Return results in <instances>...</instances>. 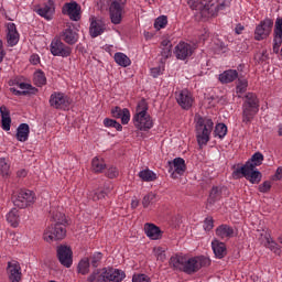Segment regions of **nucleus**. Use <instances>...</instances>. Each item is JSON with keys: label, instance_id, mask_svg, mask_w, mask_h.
Returning <instances> with one entry per match:
<instances>
[{"label": "nucleus", "instance_id": "1", "mask_svg": "<svg viewBox=\"0 0 282 282\" xmlns=\"http://www.w3.org/2000/svg\"><path fill=\"white\" fill-rule=\"evenodd\" d=\"M170 264L174 270L185 272V274H195L202 268L210 265V259L204 256L187 258L186 256H174L170 259Z\"/></svg>", "mask_w": 282, "mask_h": 282}, {"label": "nucleus", "instance_id": "2", "mask_svg": "<svg viewBox=\"0 0 282 282\" xmlns=\"http://www.w3.org/2000/svg\"><path fill=\"white\" fill-rule=\"evenodd\" d=\"M188 6L202 19H210V17H217L219 12H224V10L230 8V2L227 0H188Z\"/></svg>", "mask_w": 282, "mask_h": 282}, {"label": "nucleus", "instance_id": "3", "mask_svg": "<svg viewBox=\"0 0 282 282\" xmlns=\"http://www.w3.org/2000/svg\"><path fill=\"white\" fill-rule=\"evenodd\" d=\"M50 217L54 224L45 229L43 235L44 241L50 243L52 241L65 239V236L67 235V230H65V224H67L65 214L53 207L50 210Z\"/></svg>", "mask_w": 282, "mask_h": 282}, {"label": "nucleus", "instance_id": "4", "mask_svg": "<svg viewBox=\"0 0 282 282\" xmlns=\"http://www.w3.org/2000/svg\"><path fill=\"white\" fill-rule=\"evenodd\" d=\"M132 122L139 131H151L153 129V118L149 113V102L145 99L138 101Z\"/></svg>", "mask_w": 282, "mask_h": 282}, {"label": "nucleus", "instance_id": "5", "mask_svg": "<svg viewBox=\"0 0 282 282\" xmlns=\"http://www.w3.org/2000/svg\"><path fill=\"white\" fill-rule=\"evenodd\" d=\"M196 140L198 145L206 147L208 142H210V133H213V129L215 123L213 119L204 118L202 116H196Z\"/></svg>", "mask_w": 282, "mask_h": 282}, {"label": "nucleus", "instance_id": "6", "mask_svg": "<svg viewBox=\"0 0 282 282\" xmlns=\"http://www.w3.org/2000/svg\"><path fill=\"white\" fill-rule=\"evenodd\" d=\"M259 113V99L257 95L249 93L242 105V122L250 124L254 120V116Z\"/></svg>", "mask_w": 282, "mask_h": 282}, {"label": "nucleus", "instance_id": "7", "mask_svg": "<svg viewBox=\"0 0 282 282\" xmlns=\"http://www.w3.org/2000/svg\"><path fill=\"white\" fill-rule=\"evenodd\" d=\"M246 177L251 184H259L261 182V172L253 167L250 163H246L243 166L237 167L232 172V177L239 180V177Z\"/></svg>", "mask_w": 282, "mask_h": 282}, {"label": "nucleus", "instance_id": "8", "mask_svg": "<svg viewBox=\"0 0 282 282\" xmlns=\"http://www.w3.org/2000/svg\"><path fill=\"white\" fill-rule=\"evenodd\" d=\"M12 202L17 208H28L34 204V193L29 189H20L13 194Z\"/></svg>", "mask_w": 282, "mask_h": 282}, {"label": "nucleus", "instance_id": "9", "mask_svg": "<svg viewBox=\"0 0 282 282\" xmlns=\"http://www.w3.org/2000/svg\"><path fill=\"white\" fill-rule=\"evenodd\" d=\"M127 6V0H113L110 4V20L113 25H120L122 23V12H124V7Z\"/></svg>", "mask_w": 282, "mask_h": 282}, {"label": "nucleus", "instance_id": "10", "mask_svg": "<svg viewBox=\"0 0 282 282\" xmlns=\"http://www.w3.org/2000/svg\"><path fill=\"white\" fill-rule=\"evenodd\" d=\"M50 106L53 107V109H67L69 105H72V100L65 95V93H52L50 97Z\"/></svg>", "mask_w": 282, "mask_h": 282}, {"label": "nucleus", "instance_id": "11", "mask_svg": "<svg viewBox=\"0 0 282 282\" xmlns=\"http://www.w3.org/2000/svg\"><path fill=\"white\" fill-rule=\"evenodd\" d=\"M274 22L272 19H264L257 25L254 31V39L256 41H263V39H268L270 33L272 32V28Z\"/></svg>", "mask_w": 282, "mask_h": 282}, {"label": "nucleus", "instance_id": "12", "mask_svg": "<svg viewBox=\"0 0 282 282\" xmlns=\"http://www.w3.org/2000/svg\"><path fill=\"white\" fill-rule=\"evenodd\" d=\"M51 54H53V56H62V58H67V56L72 55V47L65 45L63 41L54 39L51 42Z\"/></svg>", "mask_w": 282, "mask_h": 282}, {"label": "nucleus", "instance_id": "13", "mask_svg": "<svg viewBox=\"0 0 282 282\" xmlns=\"http://www.w3.org/2000/svg\"><path fill=\"white\" fill-rule=\"evenodd\" d=\"M57 259L64 268H72L74 263L72 248L65 245L57 247Z\"/></svg>", "mask_w": 282, "mask_h": 282}, {"label": "nucleus", "instance_id": "14", "mask_svg": "<svg viewBox=\"0 0 282 282\" xmlns=\"http://www.w3.org/2000/svg\"><path fill=\"white\" fill-rule=\"evenodd\" d=\"M62 14H65L70 21H80V7L76 1L67 2L62 8Z\"/></svg>", "mask_w": 282, "mask_h": 282}, {"label": "nucleus", "instance_id": "15", "mask_svg": "<svg viewBox=\"0 0 282 282\" xmlns=\"http://www.w3.org/2000/svg\"><path fill=\"white\" fill-rule=\"evenodd\" d=\"M194 52H195V46L186 42H180L174 48V54L178 61H186V58H189V56H193Z\"/></svg>", "mask_w": 282, "mask_h": 282}, {"label": "nucleus", "instance_id": "16", "mask_svg": "<svg viewBox=\"0 0 282 282\" xmlns=\"http://www.w3.org/2000/svg\"><path fill=\"white\" fill-rule=\"evenodd\" d=\"M39 17L45 19V21H52L54 19V12H56V7H54V1L48 0L46 3L40 6L35 10Z\"/></svg>", "mask_w": 282, "mask_h": 282}, {"label": "nucleus", "instance_id": "17", "mask_svg": "<svg viewBox=\"0 0 282 282\" xmlns=\"http://www.w3.org/2000/svg\"><path fill=\"white\" fill-rule=\"evenodd\" d=\"M106 30L107 24H105V21L98 18L90 19L89 34L93 39L100 36V34H104Z\"/></svg>", "mask_w": 282, "mask_h": 282}, {"label": "nucleus", "instance_id": "18", "mask_svg": "<svg viewBox=\"0 0 282 282\" xmlns=\"http://www.w3.org/2000/svg\"><path fill=\"white\" fill-rule=\"evenodd\" d=\"M176 102L182 109H191L194 102L193 94L186 89L176 93Z\"/></svg>", "mask_w": 282, "mask_h": 282}, {"label": "nucleus", "instance_id": "19", "mask_svg": "<svg viewBox=\"0 0 282 282\" xmlns=\"http://www.w3.org/2000/svg\"><path fill=\"white\" fill-rule=\"evenodd\" d=\"M19 31L17 30V24L9 22L7 24V43L9 47H14L19 43Z\"/></svg>", "mask_w": 282, "mask_h": 282}, {"label": "nucleus", "instance_id": "20", "mask_svg": "<svg viewBox=\"0 0 282 282\" xmlns=\"http://www.w3.org/2000/svg\"><path fill=\"white\" fill-rule=\"evenodd\" d=\"M144 232L149 239L152 241H158L159 239H162V229L160 227L155 226L154 224L147 223L144 225Z\"/></svg>", "mask_w": 282, "mask_h": 282}, {"label": "nucleus", "instance_id": "21", "mask_svg": "<svg viewBox=\"0 0 282 282\" xmlns=\"http://www.w3.org/2000/svg\"><path fill=\"white\" fill-rule=\"evenodd\" d=\"M7 272L11 282L21 281V264L19 262H9Z\"/></svg>", "mask_w": 282, "mask_h": 282}, {"label": "nucleus", "instance_id": "22", "mask_svg": "<svg viewBox=\"0 0 282 282\" xmlns=\"http://www.w3.org/2000/svg\"><path fill=\"white\" fill-rule=\"evenodd\" d=\"M89 282H109V269L104 268L95 271L89 278Z\"/></svg>", "mask_w": 282, "mask_h": 282}, {"label": "nucleus", "instance_id": "23", "mask_svg": "<svg viewBox=\"0 0 282 282\" xmlns=\"http://www.w3.org/2000/svg\"><path fill=\"white\" fill-rule=\"evenodd\" d=\"M61 36L68 45H75V43H78V33L72 30V28L65 29Z\"/></svg>", "mask_w": 282, "mask_h": 282}, {"label": "nucleus", "instance_id": "24", "mask_svg": "<svg viewBox=\"0 0 282 282\" xmlns=\"http://www.w3.org/2000/svg\"><path fill=\"white\" fill-rule=\"evenodd\" d=\"M172 166L174 169V172L172 173V177H177L176 175H184L186 171V163L184 159L182 158H176L173 160Z\"/></svg>", "mask_w": 282, "mask_h": 282}, {"label": "nucleus", "instance_id": "25", "mask_svg": "<svg viewBox=\"0 0 282 282\" xmlns=\"http://www.w3.org/2000/svg\"><path fill=\"white\" fill-rule=\"evenodd\" d=\"M212 248L216 259H224L227 254L226 245L224 242H219V240H214L212 242Z\"/></svg>", "mask_w": 282, "mask_h": 282}, {"label": "nucleus", "instance_id": "26", "mask_svg": "<svg viewBox=\"0 0 282 282\" xmlns=\"http://www.w3.org/2000/svg\"><path fill=\"white\" fill-rule=\"evenodd\" d=\"M7 221L12 226V228H19V224H21V215L19 214V209L12 208L7 214Z\"/></svg>", "mask_w": 282, "mask_h": 282}, {"label": "nucleus", "instance_id": "27", "mask_svg": "<svg viewBox=\"0 0 282 282\" xmlns=\"http://www.w3.org/2000/svg\"><path fill=\"white\" fill-rule=\"evenodd\" d=\"M282 44V18H278L275 20V28H274V50L276 47H281Z\"/></svg>", "mask_w": 282, "mask_h": 282}, {"label": "nucleus", "instance_id": "28", "mask_svg": "<svg viewBox=\"0 0 282 282\" xmlns=\"http://www.w3.org/2000/svg\"><path fill=\"white\" fill-rule=\"evenodd\" d=\"M28 138H30V126L21 123L17 130V140L19 142H28Z\"/></svg>", "mask_w": 282, "mask_h": 282}, {"label": "nucleus", "instance_id": "29", "mask_svg": "<svg viewBox=\"0 0 282 282\" xmlns=\"http://www.w3.org/2000/svg\"><path fill=\"white\" fill-rule=\"evenodd\" d=\"M232 235H235V230L232 229V227L228 225H220L216 229V236L219 237L220 239H230Z\"/></svg>", "mask_w": 282, "mask_h": 282}, {"label": "nucleus", "instance_id": "30", "mask_svg": "<svg viewBox=\"0 0 282 282\" xmlns=\"http://www.w3.org/2000/svg\"><path fill=\"white\" fill-rule=\"evenodd\" d=\"M239 73L235 69L225 70L219 75L220 83L228 84L237 80Z\"/></svg>", "mask_w": 282, "mask_h": 282}, {"label": "nucleus", "instance_id": "31", "mask_svg": "<svg viewBox=\"0 0 282 282\" xmlns=\"http://www.w3.org/2000/svg\"><path fill=\"white\" fill-rule=\"evenodd\" d=\"M138 175L142 182H155L158 180V174L149 167L141 170Z\"/></svg>", "mask_w": 282, "mask_h": 282}, {"label": "nucleus", "instance_id": "32", "mask_svg": "<svg viewBox=\"0 0 282 282\" xmlns=\"http://www.w3.org/2000/svg\"><path fill=\"white\" fill-rule=\"evenodd\" d=\"M115 63L120 67H129L131 65V58L127 54L118 52L115 54Z\"/></svg>", "mask_w": 282, "mask_h": 282}, {"label": "nucleus", "instance_id": "33", "mask_svg": "<svg viewBox=\"0 0 282 282\" xmlns=\"http://www.w3.org/2000/svg\"><path fill=\"white\" fill-rule=\"evenodd\" d=\"M107 169V164L105 163V160L95 156L91 161V170L94 173H102Z\"/></svg>", "mask_w": 282, "mask_h": 282}, {"label": "nucleus", "instance_id": "34", "mask_svg": "<svg viewBox=\"0 0 282 282\" xmlns=\"http://www.w3.org/2000/svg\"><path fill=\"white\" fill-rule=\"evenodd\" d=\"M261 237H263L261 241L263 246H265V248H269V250H272L273 252H278L279 250L278 245L274 242V240H272V237H270V234L268 232L261 234Z\"/></svg>", "mask_w": 282, "mask_h": 282}, {"label": "nucleus", "instance_id": "35", "mask_svg": "<svg viewBox=\"0 0 282 282\" xmlns=\"http://www.w3.org/2000/svg\"><path fill=\"white\" fill-rule=\"evenodd\" d=\"M126 274L122 270L109 268V282H121Z\"/></svg>", "mask_w": 282, "mask_h": 282}, {"label": "nucleus", "instance_id": "36", "mask_svg": "<svg viewBox=\"0 0 282 282\" xmlns=\"http://www.w3.org/2000/svg\"><path fill=\"white\" fill-rule=\"evenodd\" d=\"M110 191L111 187L98 188L90 194V197L94 199V202H98V199H105Z\"/></svg>", "mask_w": 282, "mask_h": 282}, {"label": "nucleus", "instance_id": "37", "mask_svg": "<svg viewBox=\"0 0 282 282\" xmlns=\"http://www.w3.org/2000/svg\"><path fill=\"white\" fill-rule=\"evenodd\" d=\"M33 80L36 87H43V85L47 83V78L45 77V73H43V70L35 72Z\"/></svg>", "mask_w": 282, "mask_h": 282}, {"label": "nucleus", "instance_id": "38", "mask_svg": "<svg viewBox=\"0 0 282 282\" xmlns=\"http://www.w3.org/2000/svg\"><path fill=\"white\" fill-rule=\"evenodd\" d=\"M247 164H250L253 169L261 166V164H263V154L260 152L254 153L251 159L247 161Z\"/></svg>", "mask_w": 282, "mask_h": 282}, {"label": "nucleus", "instance_id": "39", "mask_svg": "<svg viewBox=\"0 0 282 282\" xmlns=\"http://www.w3.org/2000/svg\"><path fill=\"white\" fill-rule=\"evenodd\" d=\"M0 174L2 177H8L10 175V163L6 158L0 159Z\"/></svg>", "mask_w": 282, "mask_h": 282}, {"label": "nucleus", "instance_id": "40", "mask_svg": "<svg viewBox=\"0 0 282 282\" xmlns=\"http://www.w3.org/2000/svg\"><path fill=\"white\" fill-rule=\"evenodd\" d=\"M228 133V127L224 123H218L215 127V138H226V134Z\"/></svg>", "mask_w": 282, "mask_h": 282}, {"label": "nucleus", "instance_id": "41", "mask_svg": "<svg viewBox=\"0 0 282 282\" xmlns=\"http://www.w3.org/2000/svg\"><path fill=\"white\" fill-rule=\"evenodd\" d=\"M78 272L79 274H88L89 273V258H84L78 263Z\"/></svg>", "mask_w": 282, "mask_h": 282}, {"label": "nucleus", "instance_id": "42", "mask_svg": "<svg viewBox=\"0 0 282 282\" xmlns=\"http://www.w3.org/2000/svg\"><path fill=\"white\" fill-rule=\"evenodd\" d=\"M218 199H221V188L219 187H213L209 194V204H214V202H218Z\"/></svg>", "mask_w": 282, "mask_h": 282}, {"label": "nucleus", "instance_id": "43", "mask_svg": "<svg viewBox=\"0 0 282 282\" xmlns=\"http://www.w3.org/2000/svg\"><path fill=\"white\" fill-rule=\"evenodd\" d=\"M247 89H248V80L246 79L239 80L236 87V94H238L239 98H241V94H246Z\"/></svg>", "mask_w": 282, "mask_h": 282}, {"label": "nucleus", "instance_id": "44", "mask_svg": "<svg viewBox=\"0 0 282 282\" xmlns=\"http://www.w3.org/2000/svg\"><path fill=\"white\" fill-rule=\"evenodd\" d=\"M169 23V19L165 15L159 17L154 22L155 30H162L166 28V24Z\"/></svg>", "mask_w": 282, "mask_h": 282}, {"label": "nucleus", "instance_id": "45", "mask_svg": "<svg viewBox=\"0 0 282 282\" xmlns=\"http://www.w3.org/2000/svg\"><path fill=\"white\" fill-rule=\"evenodd\" d=\"M153 252L159 261H165L166 260V249L162 247H155L153 249Z\"/></svg>", "mask_w": 282, "mask_h": 282}, {"label": "nucleus", "instance_id": "46", "mask_svg": "<svg viewBox=\"0 0 282 282\" xmlns=\"http://www.w3.org/2000/svg\"><path fill=\"white\" fill-rule=\"evenodd\" d=\"M122 124H129V121L131 120V112L129 109L123 108L121 112V117H119Z\"/></svg>", "mask_w": 282, "mask_h": 282}, {"label": "nucleus", "instance_id": "47", "mask_svg": "<svg viewBox=\"0 0 282 282\" xmlns=\"http://www.w3.org/2000/svg\"><path fill=\"white\" fill-rule=\"evenodd\" d=\"M100 261H102V253L97 252L90 258V263L93 268H98L100 265Z\"/></svg>", "mask_w": 282, "mask_h": 282}, {"label": "nucleus", "instance_id": "48", "mask_svg": "<svg viewBox=\"0 0 282 282\" xmlns=\"http://www.w3.org/2000/svg\"><path fill=\"white\" fill-rule=\"evenodd\" d=\"M19 87H20V89H22V91L21 90H17L14 88H11V91H13L18 96H21V94H25V89L26 90L31 89L32 85L25 84V83H21V84H19Z\"/></svg>", "mask_w": 282, "mask_h": 282}, {"label": "nucleus", "instance_id": "49", "mask_svg": "<svg viewBox=\"0 0 282 282\" xmlns=\"http://www.w3.org/2000/svg\"><path fill=\"white\" fill-rule=\"evenodd\" d=\"M162 74H164V64L151 68V76L153 78H158V76H162Z\"/></svg>", "mask_w": 282, "mask_h": 282}, {"label": "nucleus", "instance_id": "50", "mask_svg": "<svg viewBox=\"0 0 282 282\" xmlns=\"http://www.w3.org/2000/svg\"><path fill=\"white\" fill-rule=\"evenodd\" d=\"M215 227L213 218H206L203 224V228L206 232H210V229Z\"/></svg>", "mask_w": 282, "mask_h": 282}, {"label": "nucleus", "instance_id": "51", "mask_svg": "<svg viewBox=\"0 0 282 282\" xmlns=\"http://www.w3.org/2000/svg\"><path fill=\"white\" fill-rule=\"evenodd\" d=\"M132 282H151V279L149 278V275L138 274L133 275Z\"/></svg>", "mask_w": 282, "mask_h": 282}, {"label": "nucleus", "instance_id": "52", "mask_svg": "<svg viewBox=\"0 0 282 282\" xmlns=\"http://www.w3.org/2000/svg\"><path fill=\"white\" fill-rule=\"evenodd\" d=\"M2 118V129L3 131H10V124H12V119L9 117H1Z\"/></svg>", "mask_w": 282, "mask_h": 282}, {"label": "nucleus", "instance_id": "53", "mask_svg": "<svg viewBox=\"0 0 282 282\" xmlns=\"http://www.w3.org/2000/svg\"><path fill=\"white\" fill-rule=\"evenodd\" d=\"M270 188H272V183L270 181H265L261 185H259L260 193H268Z\"/></svg>", "mask_w": 282, "mask_h": 282}, {"label": "nucleus", "instance_id": "54", "mask_svg": "<svg viewBox=\"0 0 282 282\" xmlns=\"http://www.w3.org/2000/svg\"><path fill=\"white\" fill-rule=\"evenodd\" d=\"M118 175H119V172H118V169H116V167H109L108 170H107V176L110 178V180H113V177H118Z\"/></svg>", "mask_w": 282, "mask_h": 282}, {"label": "nucleus", "instance_id": "55", "mask_svg": "<svg viewBox=\"0 0 282 282\" xmlns=\"http://www.w3.org/2000/svg\"><path fill=\"white\" fill-rule=\"evenodd\" d=\"M111 115L113 118H120L122 116V109L120 107H115L111 110Z\"/></svg>", "mask_w": 282, "mask_h": 282}, {"label": "nucleus", "instance_id": "56", "mask_svg": "<svg viewBox=\"0 0 282 282\" xmlns=\"http://www.w3.org/2000/svg\"><path fill=\"white\" fill-rule=\"evenodd\" d=\"M30 63L32 65H39V63H41V57L37 54H32L30 57Z\"/></svg>", "mask_w": 282, "mask_h": 282}, {"label": "nucleus", "instance_id": "57", "mask_svg": "<svg viewBox=\"0 0 282 282\" xmlns=\"http://www.w3.org/2000/svg\"><path fill=\"white\" fill-rule=\"evenodd\" d=\"M0 113H1V118L10 117V110H8L6 106L0 107Z\"/></svg>", "mask_w": 282, "mask_h": 282}, {"label": "nucleus", "instance_id": "58", "mask_svg": "<svg viewBox=\"0 0 282 282\" xmlns=\"http://www.w3.org/2000/svg\"><path fill=\"white\" fill-rule=\"evenodd\" d=\"M254 58L256 61H267L268 54H265V52H260L256 54Z\"/></svg>", "mask_w": 282, "mask_h": 282}, {"label": "nucleus", "instance_id": "59", "mask_svg": "<svg viewBox=\"0 0 282 282\" xmlns=\"http://www.w3.org/2000/svg\"><path fill=\"white\" fill-rule=\"evenodd\" d=\"M113 124H116V120L106 118L104 119V126L107 128H113Z\"/></svg>", "mask_w": 282, "mask_h": 282}, {"label": "nucleus", "instance_id": "60", "mask_svg": "<svg viewBox=\"0 0 282 282\" xmlns=\"http://www.w3.org/2000/svg\"><path fill=\"white\" fill-rule=\"evenodd\" d=\"M161 56H163V58H169V56H171V47L162 48Z\"/></svg>", "mask_w": 282, "mask_h": 282}, {"label": "nucleus", "instance_id": "61", "mask_svg": "<svg viewBox=\"0 0 282 282\" xmlns=\"http://www.w3.org/2000/svg\"><path fill=\"white\" fill-rule=\"evenodd\" d=\"M274 180H282V167H278Z\"/></svg>", "mask_w": 282, "mask_h": 282}, {"label": "nucleus", "instance_id": "62", "mask_svg": "<svg viewBox=\"0 0 282 282\" xmlns=\"http://www.w3.org/2000/svg\"><path fill=\"white\" fill-rule=\"evenodd\" d=\"M245 28L241 24H237L235 32L236 34H241V32H243Z\"/></svg>", "mask_w": 282, "mask_h": 282}, {"label": "nucleus", "instance_id": "63", "mask_svg": "<svg viewBox=\"0 0 282 282\" xmlns=\"http://www.w3.org/2000/svg\"><path fill=\"white\" fill-rule=\"evenodd\" d=\"M161 47L164 48V47H171V41L169 40H163L161 42Z\"/></svg>", "mask_w": 282, "mask_h": 282}, {"label": "nucleus", "instance_id": "64", "mask_svg": "<svg viewBox=\"0 0 282 282\" xmlns=\"http://www.w3.org/2000/svg\"><path fill=\"white\" fill-rule=\"evenodd\" d=\"M149 199H151V195L144 196L143 198V206L147 208L149 206Z\"/></svg>", "mask_w": 282, "mask_h": 282}]
</instances>
